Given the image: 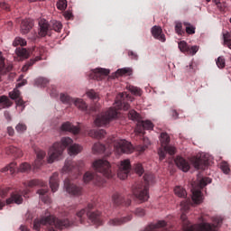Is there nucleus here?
I'll return each instance as SVG.
<instances>
[{
  "label": "nucleus",
  "instance_id": "26",
  "mask_svg": "<svg viewBox=\"0 0 231 231\" xmlns=\"http://www.w3.org/2000/svg\"><path fill=\"white\" fill-rule=\"evenodd\" d=\"M33 28V22L30 19L23 20L21 23V32L23 35H26V33L30 32V30Z\"/></svg>",
  "mask_w": 231,
  "mask_h": 231
},
{
  "label": "nucleus",
  "instance_id": "58",
  "mask_svg": "<svg viewBox=\"0 0 231 231\" xmlns=\"http://www.w3.org/2000/svg\"><path fill=\"white\" fill-rule=\"evenodd\" d=\"M7 133L9 136H14V130L12 128V126L7 127Z\"/></svg>",
  "mask_w": 231,
  "mask_h": 231
},
{
  "label": "nucleus",
  "instance_id": "3",
  "mask_svg": "<svg viewBox=\"0 0 231 231\" xmlns=\"http://www.w3.org/2000/svg\"><path fill=\"white\" fill-rule=\"evenodd\" d=\"M128 97L129 94L126 92L119 93L116 97L115 107H110L106 112L98 114L94 121L95 125H97V127L107 125L111 120H115V118L118 116L119 109L127 111V109H129V104L125 102V98H128Z\"/></svg>",
  "mask_w": 231,
  "mask_h": 231
},
{
  "label": "nucleus",
  "instance_id": "10",
  "mask_svg": "<svg viewBox=\"0 0 231 231\" xmlns=\"http://www.w3.org/2000/svg\"><path fill=\"white\" fill-rule=\"evenodd\" d=\"M84 168V162H73V161H66L65 165L62 168L63 172H69V174H73L75 178H79L80 175V171Z\"/></svg>",
  "mask_w": 231,
  "mask_h": 231
},
{
  "label": "nucleus",
  "instance_id": "25",
  "mask_svg": "<svg viewBox=\"0 0 231 231\" xmlns=\"http://www.w3.org/2000/svg\"><path fill=\"white\" fill-rule=\"evenodd\" d=\"M132 219V215H129L122 218H112L108 221V225L109 226H120V225H124V223H127V221H131Z\"/></svg>",
  "mask_w": 231,
  "mask_h": 231
},
{
  "label": "nucleus",
  "instance_id": "5",
  "mask_svg": "<svg viewBox=\"0 0 231 231\" xmlns=\"http://www.w3.org/2000/svg\"><path fill=\"white\" fill-rule=\"evenodd\" d=\"M180 219L182 220V230L183 231H217V227L221 226V223H223V218L221 217H213V223H200V224H190L189 220H187V216L185 214H181Z\"/></svg>",
  "mask_w": 231,
  "mask_h": 231
},
{
  "label": "nucleus",
  "instance_id": "46",
  "mask_svg": "<svg viewBox=\"0 0 231 231\" xmlns=\"http://www.w3.org/2000/svg\"><path fill=\"white\" fill-rule=\"evenodd\" d=\"M57 8H58V10L64 11L66 8H68V1L67 0H59L57 3Z\"/></svg>",
  "mask_w": 231,
  "mask_h": 231
},
{
  "label": "nucleus",
  "instance_id": "41",
  "mask_svg": "<svg viewBox=\"0 0 231 231\" xmlns=\"http://www.w3.org/2000/svg\"><path fill=\"white\" fill-rule=\"evenodd\" d=\"M18 171L19 172H30L32 171V165H30L28 162H23Z\"/></svg>",
  "mask_w": 231,
  "mask_h": 231
},
{
  "label": "nucleus",
  "instance_id": "7",
  "mask_svg": "<svg viewBox=\"0 0 231 231\" xmlns=\"http://www.w3.org/2000/svg\"><path fill=\"white\" fill-rule=\"evenodd\" d=\"M60 101L63 104H69L71 106V104L75 105L78 109H80L81 111H85L88 115H93V113H100V105L96 104L92 106L89 109H88V105L84 100L80 98H73L69 97L68 94H60Z\"/></svg>",
  "mask_w": 231,
  "mask_h": 231
},
{
  "label": "nucleus",
  "instance_id": "23",
  "mask_svg": "<svg viewBox=\"0 0 231 231\" xmlns=\"http://www.w3.org/2000/svg\"><path fill=\"white\" fill-rule=\"evenodd\" d=\"M46 157V152L40 150L36 152V160L34 161V163L32 164L33 171H37L38 169H41L42 167V164L44 163V158Z\"/></svg>",
  "mask_w": 231,
  "mask_h": 231
},
{
  "label": "nucleus",
  "instance_id": "6",
  "mask_svg": "<svg viewBox=\"0 0 231 231\" xmlns=\"http://www.w3.org/2000/svg\"><path fill=\"white\" fill-rule=\"evenodd\" d=\"M154 175L152 173H145L143 176V181L136 182L133 188V194L140 199V201H147L149 199V185L153 183Z\"/></svg>",
  "mask_w": 231,
  "mask_h": 231
},
{
  "label": "nucleus",
  "instance_id": "48",
  "mask_svg": "<svg viewBox=\"0 0 231 231\" xmlns=\"http://www.w3.org/2000/svg\"><path fill=\"white\" fill-rule=\"evenodd\" d=\"M13 46H26V40L23 38H15Z\"/></svg>",
  "mask_w": 231,
  "mask_h": 231
},
{
  "label": "nucleus",
  "instance_id": "22",
  "mask_svg": "<svg viewBox=\"0 0 231 231\" xmlns=\"http://www.w3.org/2000/svg\"><path fill=\"white\" fill-rule=\"evenodd\" d=\"M51 28V26L50 25L48 21H46L45 19H41L39 21L38 35L40 37H46V35H48V32H50Z\"/></svg>",
  "mask_w": 231,
  "mask_h": 231
},
{
  "label": "nucleus",
  "instance_id": "50",
  "mask_svg": "<svg viewBox=\"0 0 231 231\" xmlns=\"http://www.w3.org/2000/svg\"><path fill=\"white\" fill-rule=\"evenodd\" d=\"M217 66L220 69H223V68H225V66H226L225 58H223L222 56L218 57L217 60Z\"/></svg>",
  "mask_w": 231,
  "mask_h": 231
},
{
  "label": "nucleus",
  "instance_id": "29",
  "mask_svg": "<svg viewBox=\"0 0 231 231\" xmlns=\"http://www.w3.org/2000/svg\"><path fill=\"white\" fill-rule=\"evenodd\" d=\"M59 172H54L50 178V187L52 192H57L59 190Z\"/></svg>",
  "mask_w": 231,
  "mask_h": 231
},
{
  "label": "nucleus",
  "instance_id": "60",
  "mask_svg": "<svg viewBox=\"0 0 231 231\" xmlns=\"http://www.w3.org/2000/svg\"><path fill=\"white\" fill-rule=\"evenodd\" d=\"M225 46H227V48H229V50H231V39L229 41H226V42H224Z\"/></svg>",
  "mask_w": 231,
  "mask_h": 231
},
{
  "label": "nucleus",
  "instance_id": "43",
  "mask_svg": "<svg viewBox=\"0 0 231 231\" xmlns=\"http://www.w3.org/2000/svg\"><path fill=\"white\" fill-rule=\"evenodd\" d=\"M50 80L46 78H38L35 79L36 86H42L44 88V86L48 85Z\"/></svg>",
  "mask_w": 231,
  "mask_h": 231
},
{
  "label": "nucleus",
  "instance_id": "51",
  "mask_svg": "<svg viewBox=\"0 0 231 231\" xmlns=\"http://www.w3.org/2000/svg\"><path fill=\"white\" fill-rule=\"evenodd\" d=\"M134 171L138 176H142L143 174V166L141 163H136L134 166Z\"/></svg>",
  "mask_w": 231,
  "mask_h": 231
},
{
  "label": "nucleus",
  "instance_id": "8",
  "mask_svg": "<svg viewBox=\"0 0 231 231\" xmlns=\"http://www.w3.org/2000/svg\"><path fill=\"white\" fill-rule=\"evenodd\" d=\"M128 118L137 122L135 127V133L137 134H142L143 136V134H145V131H152L154 128V125L150 120L140 121V114H138L135 110L129 111Z\"/></svg>",
  "mask_w": 231,
  "mask_h": 231
},
{
  "label": "nucleus",
  "instance_id": "49",
  "mask_svg": "<svg viewBox=\"0 0 231 231\" xmlns=\"http://www.w3.org/2000/svg\"><path fill=\"white\" fill-rule=\"evenodd\" d=\"M87 97L91 100H98V94L95 90H88L87 92Z\"/></svg>",
  "mask_w": 231,
  "mask_h": 231
},
{
  "label": "nucleus",
  "instance_id": "52",
  "mask_svg": "<svg viewBox=\"0 0 231 231\" xmlns=\"http://www.w3.org/2000/svg\"><path fill=\"white\" fill-rule=\"evenodd\" d=\"M11 188H0V198H6L8 196V192H10Z\"/></svg>",
  "mask_w": 231,
  "mask_h": 231
},
{
  "label": "nucleus",
  "instance_id": "56",
  "mask_svg": "<svg viewBox=\"0 0 231 231\" xmlns=\"http://www.w3.org/2000/svg\"><path fill=\"white\" fill-rule=\"evenodd\" d=\"M128 56L132 57L134 60H138V54L134 53L133 51H128Z\"/></svg>",
  "mask_w": 231,
  "mask_h": 231
},
{
  "label": "nucleus",
  "instance_id": "28",
  "mask_svg": "<svg viewBox=\"0 0 231 231\" xmlns=\"http://www.w3.org/2000/svg\"><path fill=\"white\" fill-rule=\"evenodd\" d=\"M10 98L12 100H16L17 106H24V101L23 100V97H21V91L19 89H14L9 93Z\"/></svg>",
  "mask_w": 231,
  "mask_h": 231
},
{
  "label": "nucleus",
  "instance_id": "27",
  "mask_svg": "<svg viewBox=\"0 0 231 231\" xmlns=\"http://www.w3.org/2000/svg\"><path fill=\"white\" fill-rule=\"evenodd\" d=\"M48 192H50L48 189H40L37 190V194H39L40 199L43 203L50 205V203H51V198H50V195H48Z\"/></svg>",
  "mask_w": 231,
  "mask_h": 231
},
{
  "label": "nucleus",
  "instance_id": "1",
  "mask_svg": "<svg viewBox=\"0 0 231 231\" xmlns=\"http://www.w3.org/2000/svg\"><path fill=\"white\" fill-rule=\"evenodd\" d=\"M93 210H95V203H89L87 208L79 210L76 214V221H69V218H58L54 216L35 219L33 222V229L40 231L41 226L49 225L50 227L48 231L62 230L63 228L71 226V225H78V221L81 223V225H84V221L87 217L91 223H94V225H102V221L100 220V211Z\"/></svg>",
  "mask_w": 231,
  "mask_h": 231
},
{
  "label": "nucleus",
  "instance_id": "11",
  "mask_svg": "<svg viewBox=\"0 0 231 231\" xmlns=\"http://www.w3.org/2000/svg\"><path fill=\"white\" fill-rule=\"evenodd\" d=\"M114 150L117 154H131L134 151L133 144L124 139L114 141Z\"/></svg>",
  "mask_w": 231,
  "mask_h": 231
},
{
  "label": "nucleus",
  "instance_id": "53",
  "mask_svg": "<svg viewBox=\"0 0 231 231\" xmlns=\"http://www.w3.org/2000/svg\"><path fill=\"white\" fill-rule=\"evenodd\" d=\"M15 129L17 131V133H24V131H26L27 126L26 125L23 124V123H19L16 126Z\"/></svg>",
  "mask_w": 231,
  "mask_h": 231
},
{
  "label": "nucleus",
  "instance_id": "16",
  "mask_svg": "<svg viewBox=\"0 0 231 231\" xmlns=\"http://www.w3.org/2000/svg\"><path fill=\"white\" fill-rule=\"evenodd\" d=\"M46 183L41 180H31L23 182V186L25 187V189L22 191V196L23 198H26L28 194H30V189H33V187H44Z\"/></svg>",
  "mask_w": 231,
  "mask_h": 231
},
{
  "label": "nucleus",
  "instance_id": "42",
  "mask_svg": "<svg viewBox=\"0 0 231 231\" xmlns=\"http://www.w3.org/2000/svg\"><path fill=\"white\" fill-rule=\"evenodd\" d=\"M208 183H212V179L208 177L202 178L199 182V189H203V187H207Z\"/></svg>",
  "mask_w": 231,
  "mask_h": 231
},
{
  "label": "nucleus",
  "instance_id": "40",
  "mask_svg": "<svg viewBox=\"0 0 231 231\" xmlns=\"http://www.w3.org/2000/svg\"><path fill=\"white\" fill-rule=\"evenodd\" d=\"M184 26H186V33L189 35H194L196 33V27L192 26L189 23L184 22L183 23Z\"/></svg>",
  "mask_w": 231,
  "mask_h": 231
},
{
  "label": "nucleus",
  "instance_id": "38",
  "mask_svg": "<svg viewBox=\"0 0 231 231\" xmlns=\"http://www.w3.org/2000/svg\"><path fill=\"white\" fill-rule=\"evenodd\" d=\"M12 104H13L12 100H10V98H8V97H6V96L0 97V106L4 109L6 107H11Z\"/></svg>",
  "mask_w": 231,
  "mask_h": 231
},
{
  "label": "nucleus",
  "instance_id": "17",
  "mask_svg": "<svg viewBox=\"0 0 231 231\" xmlns=\"http://www.w3.org/2000/svg\"><path fill=\"white\" fill-rule=\"evenodd\" d=\"M13 203H15L16 205H21L23 203V195L15 192L12 193L11 197L7 199L5 202L0 200V210H3V207H5L6 204L12 205Z\"/></svg>",
  "mask_w": 231,
  "mask_h": 231
},
{
  "label": "nucleus",
  "instance_id": "35",
  "mask_svg": "<svg viewBox=\"0 0 231 231\" xmlns=\"http://www.w3.org/2000/svg\"><path fill=\"white\" fill-rule=\"evenodd\" d=\"M42 58L41 56H36L35 59L30 60V61H27L26 64L23 67L22 71L26 72L28 69H30V68H32L33 64L39 62V60H42Z\"/></svg>",
  "mask_w": 231,
  "mask_h": 231
},
{
  "label": "nucleus",
  "instance_id": "64",
  "mask_svg": "<svg viewBox=\"0 0 231 231\" xmlns=\"http://www.w3.org/2000/svg\"><path fill=\"white\" fill-rule=\"evenodd\" d=\"M216 5H219L221 3V0H213Z\"/></svg>",
  "mask_w": 231,
  "mask_h": 231
},
{
  "label": "nucleus",
  "instance_id": "57",
  "mask_svg": "<svg viewBox=\"0 0 231 231\" xmlns=\"http://www.w3.org/2000/svg\"><path fill=\"white\" fill-rule=\"evenodd\" d=\"M0 7H2L3 10H10V5L5 2L0 3Z\"/></svg>",
  "mask_w": 231,
  "mask_h": 231
},
{
  "label": "nucleus",
  "instance_id": "37",
  "mask_svg": "<svg viewBox=\"0 0 231 231\" xmlns=\"http://www.w3.org/2000/svg\"><path fill=\"white\" fill-rule=\"evenodd\" d=\"M10 172V174H15L17 171V162H11L9 165L2 169V172Z\"/></svg>",
  "mask_w": 231,
  "mask_h": 231
},
{
  "label": "nucleus",
  "instance_id": "9",
  "mask_svg": "<svg viewBox=\"0 0 231 231\" xmlns=\"http://www.w3.org/2000/svg\"><path fill=\"white\" fill-rule=\"evenodd\" d=\"M161 148L158 150V154L160 160H165V154H170L171 156L176 154V148L174 146L169 145L171 143V136L168 133H162L160 136Z\"/></svg>",
  "mask_w": 231,
  "mask_h": 231
},
{
  "label": "nucleus",
  "instance_id": "55",
  "mask_svg": "<svg viewBox=\"0 0 231 231\" xmlns=\"http://www.w3.org/2000/svg\"><path fill=\"white\" fill-rule=\"evenodd\" d=\"M129 73V69H119L116 71V75H127Z\"/></svg>",
  "mask_w": 231,
  "mask_h": 231
},
{
  "label": "nucleus",
  "instance_id": "14",
  "mask_svg": "<svg viewBox=\"0 0 231 231\" xmlns=\"http://www.w3.org/2000/svg\"><path fill=\"white\" fill-rule=\"evenodd\" d=\"M64 188L66 189L68 194H70V196H80L82 194V188L72 183L69 179H65Z\"/></svg>",
  "mask_w": 231,
  "mask_h": 231
},
{
  "label": "nucleus",
  "instance_id": "54",
  "mask_svg": "<svg viewBox=\"0 0 231 231\" xmlns=\"http://www.w3.org/2000/svg\"><path fill=\"white\" fill-rule=\"evenodd\" d=\"M134 214L138 217H143V216H145V209H143L142 208H138L135 209Z\"/></svg>",
  "mask_w": 231,
  "mask_h": 231
},
{
  "label": "nucleus",
  "instance_id": "33",
  "mask_svg": "<svg viewBox=\"0 0 231 231\" xmlns=\"http://www.w3.org/2000/svg\"><path fill=\"white\" fill-rule=\"evenodd\" d=\"M6 154H11L14 158H21L23 156V151L21 149L14 147V146H9L5 149Z\"/></svg>",
  "mask_w": 231,
  "mask_h": 231
},
{
  "label": "nucleus",
  "instance_id": "24",
  "mask_svg": "<svg viewBox=\"0 0 231 231\" xmlns=\"http://www.w3.org/2000/svg\"><path fill=\"white\" fill-rule=\"evenodd\" d=\"M152 35L154 37V39H157V41H161V42H165V34L162 33V27L154 25L152 28Z\"/></svg>",
  "mask_w": 231,
  "mask_h": 231
},
{
  "label": "nucleus",
  "instance_id": "13",
  "mask_svg": "<svg viewBox=\"0 0 231 231\" xmlns=\"http://www.w3.org/2000/svg\"><path fill=\"white\" fill-rule=\"evenodd\" d=\"M131 172V161L129 159H125L121 161L118 171H117V177L120 180H125L129 173Z\"/></svg>",
  "mask_w": 231,
  "mask_h": 231
},
{
  "label": "nucleus",
  "instance_id": "61",
  "mask_svg": "<svg viewBox=\"0 0 231 231\" xmlns=\"http://www.w3.org/2000/svg\"><path fill=\"white\" fill-rule=\"evenodd\" d=\"M171 115H172V116H173L174 118H178V116H179V114L177 113L176 110H172Z\"/></svg>",
  "mask_w": 231,
  "mask_h": 231
},
{
  "label": "nucleus",
  "instance_id": "39",
  "mask_svg": "<svg viewBox=\"0 0 231 231\" xmlns=\"http://www.w3.org/2000/svg\"><path fill=\"white\" fill-rule=\"evenodd\" d=\"M50 26L51 30H54V32H60V31L62 30V23L57 20H52Z\"/></svg>",
  "mask_w": 231,
  "mask_h": 231
},
{
  "label": "nucleus",
  "instance_id": "30",
  "mask_svg": "<svg viewBox=\"0 0 231 231\" xmlns=\"http://www.w3.org/2000/svg\"><path fill=\"white\" fill-rule=\"evenodd\" d=\"M61 131H68L69 133H73V134H79L80 128L71 125L69 122H66L61 125Z\"/></svg>",
  "mask_w": 231,
  "mask_h": 231
},
{
  "label": "nucleus",
  "instance_id": "36",
  "mask_svg": "<svg viewBox=\"0 0 231 231\" xmlns=\"http://www.w3.org/2000/svg\"><path fill=\"white\" fill-rule=\"evenodd\" d=\"M92 151L95 154H101L106 152V145L100 143H96L92 147Z\"/></svg>",
  "mask_w": 231,
  "mask_h": 231
},
{
  "label": "nucleus",
  "instance_id": "2",
  "mask_svg": "<svg viewBox=\"0 0 231 231\" xmlns=\"http://www.w3.org/2000/svg\"><path fill=\"white\" fill-rule=\"evenodd\" d=\"M92 167L97 173L87 171L83 176L84 183H94L100 187L106 182V178H113L111 163L106 160H97L92 163Z\"/></svg>",
  "mask_w": 231,
  "mask_h": 231
},
{
  "label": "nucleus",
  "instance_id": "44",
  "mask_svg": "<svg viewBox=\"0 0 231 231\" xmlns=\"http://www.w3.org/2000/svg\"><path fill=\"white\" fill-rule=\"evenodd\" d=\"M175 32L178 35H184L185 31L183 30V24L180 22H177L175 24Z\"/></svg>",
  "mask_w": 231,
  "mask_h": 231
},
{
  "label": "nucleus",
  "instance_id": "18",
  "mask_svg": "<svg viewBox=\"0 0 231 231\" xmlns=\"http://www.w3.org/2000/svg\"><path fill=\"white\" fill-rule=\"evenodd\" d=\"M178 45L181 53H187V55H194L195 53H198V51H199V47H198V45L190 47L185 41L180 42Z\"/></svg>",
  "mask_w": 231,
  "mask_h": 231
},
{
  "label": "nucleus",
  "instance_id": "62",
  "mask_svg": "<svg viewBox=\"0 0 231 231\" xmlns=\"http://www.w3.org/2000/svg\"><path fill=\"white\" fill-rule=\"evenodd\" d=\"M58 93L57 90L53 89L52 92H51V97H57Z\"/></svg>",
  "mask_w": 231,
  "mask_h": 231
},
{
  "label": "nucleus",
  "instance_id": "4",
  "mask_svg": "<svg viewBox=\"0 0 231 231\" xmlns=\"http://www.w3.org/2000/svg\"><path fill=\"white\" fill-rule=\"evenodd\" d=\"M69 147V154L70 156H77L79 152H82V146L78 143L73 144V139L69 137H63L59 143H54L53 145L49 149L48 163H53L55 160H59L64 152V149Z\"/></svg>",
  "mask_w": 231,
  "mask_h": 231
},
{
  "label": "nucleus",
  "instance_id": "45",
  "mask_svg": "<svg viewBox=\"0 0 231 231\" xmlns=\"http://www.w3.org/2000/svg\"><path fill=\"white\" fill-rule=\"evenodd\" d=\"M128 89L130 92L133 93V95H136L137 97H141L142 95V89L140 88H137L134 86H129Z\"/></svg>",
  "mask_w": 231,
  "mask_h": 231
},
{
  "label": "nucleus",
  "instance_id": "47",
  "mask_svg": "<svg viewBox=\"0 0 231 231\" xmlns=\"http://www.w3.org/2000/svg\"><path fill=\"white\" fill-rule=\"evenodd\" d=\"M221 171L224 174H229L230 172V166H228V162H222L220 164Z\"/></svg>",
  "mask_w": 231,
  "mask_h": 231
},
{
  "label": "nucleus",
  "instance_id": "31",
  "mask_svg": "<svg viewBox=\"0 0 231 231\" xmlns=\"http://www.w3.org/2000/svg\"><path fill=\"white\" fill-rule=\"evenodd\" d=\"M15 53L19 58V60H24L30 57L31 51L23 47L16 48Z\"/></svg>",
  "mask_w": 231,
  "mask_h": 231
},
{
  "label": "nucleus",
  "instance_id": "63",
  "mask_svg": "<svg viewBox=\"0 0 231 231\" xmlns=\"http://www.w3.org/2000/svg\"><path fill=\"white\" fill-rule=\"evenodd\" d=\"M145 149H147V146H142L139 151L140 152H143V151H145Z\"/></svg>",
  "mask_w": 231,
  "mask_h": 231
},
{
  "label": "nucleus",
  "instance_id": "59",
  "mask_svg": "<svg viewBox=\"0 0 231 231\" xmlns=\"http://www.w3.org/2000/svg\"><path fill=\"white\" fill-rule=\"evenodd\" d=\"M230 37V34L228 32L223 34L224 43L226 42V41H230L231 39H228Z\"/></svg>",
  "mask_w": 231,
  "mask_h": 231
},
{
  "label": "nucleus",
  "instance_id": "12",
  "mask_svg": "<svg viewBox=\"0 0 231 231\" xmlns=\"http://www.w3.org/2000/svg\"><path fill=\"white\" fill-rule=\"evenodd\" d=\"M174 192L175 196H178V198L185 199L180 202V207L183 212H187L189 208H190V205H192V200H190V199H187V190H185V189H183L181 186H176Z\"/></svg>",
  "mask_w": 231,
  "mask_h": 231
},
{
  "label": "nucleus",
  "instance_id": "19",
  "mask_svg": "<svg viewBox=\"0 0 231 231\" xmlns=\"http://www.w3.org/2000/svg\"><path fill=\"white\" fill-rule=\"evenodd\" d=\"M190 162L192 163L193 167H195L198 171H205L208 165V161L203 159L202 156H193L190 158Z\"/></svg>",
  "mask_w": 231,
  "mask_h": 231
},
{
  "label": "nucleus",
  "instance_id": "34",
  "mask_svg": "<svg viewBox=\"0 0 231 231\" xmlns=\"http://www.w3.org/2000/svg\"><path fill=\"white\" fill-rule=\"evenodd\" d=\"M88 135L91 136V138H97L98 140V139L104 138V136H106V130H104V129L91 130L88 133Z\"/></svg>",
  "mask_w": 231,
  "mask_h": 231
},
{
  "label": "nucleus",
  "instance_id": "20",
  "mask_svg": "<svg viewBox=\"0 0 231 231\" xmlns=\"http://www.w3.org/2000/svg\"><path fill=\"white\" fill-rule=\"evenodd\" d=\"M109 75V70L106 69H96L89 75V79H93L94 80H104L105 77Z\"/></svg>",
  "mask_w": 231,
  "mask_h": 231
},
{
  "label": "nucleus",
  "instance_id": "32",
  "mask_svg": "<svg viewBox=\"0 0 231 231\" xmlns=\"http://www.w3.org/2000/svg\"><path fill=\"white\" fill-rule=\"evenodd\" d=\"M191 199L195 205H199L203 203V195L201 194V189H192Z\"/></svg>",
  "mask_w": 231,
  "mask_h": 231
},
{
  "label": "nucleus",
  "instance_id": "21",
  "mask_svg": "<svg viewBox=\"0 0 231 231\" xmlns=\"http://www.w3.org/2000/svg\"><path fill=\"white\" fill-rule=\"evenodd\" d=\"M175 163L177 167L183 172H189V171H190V163L181 156L176 157Z\"/></svg>",
  "mask_w": 231,
  "mask_h": 231
},
{
  "label": "nucleus",
  "instance_id": "15",
  "mask_svg": "<svg viewBox=\"0 0 231 231\" xmlns=\"http://www.w3.org/2000/svg\"><path fill=\"white\" fill-rule=\"evenodd\" d=\"M112 203L115 205V207H130L131 199H125L122 194L116 192L112 195Z\"/></svg>",
  "mask_w": 231,
  "mask_h": 231
}]
</instances>
